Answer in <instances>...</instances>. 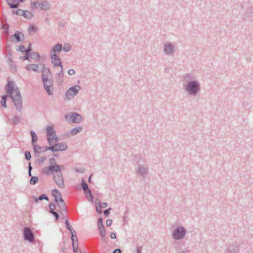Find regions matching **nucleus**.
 I'll list each match as a JSON object with an SVG mask.
<instances>
[{
  "label": "nucleus",
  "instance_id": "nucleus-32",
  "mask_svg": "<svg viewBox=\"0 0 253 253\" xmlns=\"http://www.w3.org/2000/svg\"><path fill=\"white\" fill-rule=\"evenodd\" d=\"M21 16H23L26 18L30 19L34 16V14L28 10H23Z\"/></svg>",
  "mask_w": 253,
  "mask_h": 253
},
{
  "label": "nucleus",
  "instance_id": "nucleus-52",
  "mask_svg": "<svg viewBox=\"0 0 253 253\" xmlns=\"http://www.w3.org/2000/svg\"><path fill=\"white\" fill-rule=\"evenodd\" d=\"M23 60H29L30 59V58H31L30 57V54H28V53H25V55L24 56H23V57H20Z\"/></svg>",
  "mask_w": 253,
  "mask_h": 253
},
{
  "label": "nucleus",
  "instance_id": "nucleus-23",
  "mask_svg": "<svg viewBox=\"0 0 253 253\" xmlns=\"http://www.w3.org/2000/svg\"><path fill=\"white\" fill-rule=\"evenodd\" d=\"M39 66L36 64H30L25 66V69L28 71H38Z\"/></svg>",
  "mask_w": 253,
  "mask_h": 253
},
{
  "label": "nucleus",
  "instance_id": "nucleus-16",
  "mask_svg": "<svg viewBox=\"0 0 253 253\" xmlns=\"http://www.w3.org/2000/svg\"><path fill=\"white\" fill-rule=\"evenodd\" d=\"M11 38H14L13 41H15L16 42H19L24 39V34L19 31H16L14 35L11 36Z\"/></svg>",
  "mask_w": 253,
  "mask_h": 253
},
{
  "label": "nucleus",
  "instance_id": "nucleus-49",
  "mask_svg": "<svg viewBox=\"0 0 253 253\" xmlns=\"http://www.w3.org/2000/svg\"><path fill=\"white\" fill-rule=\"evenodd\" d=\"M45 160L46 157L45 156H42L37 160V162L39 163V164H42Z\"/></svg>",
  "mask_w": 253,
  "mask_h": 253
},
{
  "label": "nucleus",
  "instance_id": "nucleus-1",
  "mask_svg": "<svg viewBox=\"0 0 253 253\" xmlns=\"http://www.w3.org/2000/svg\"><path fill=\"white\" fill-rule=\"evenodd\" d=\"M6 94L2 95L0 101L2 107L7 108L6 101L10 97L16 109L21 112L22 109V98L19 88L15 85V83L12 81H8L5 87Z\"/></svg>",
  "mask_w": 253,
  "mask_h": 253
},
{
  "label": "nucleus",
  "instance_id": "nucleus-63",
  "mask_svg": "<svg viewBox=\"0 0 253 253\" xmlns=\"http://www.w3.org/2000/svg\"><path fill=\"white\" fill-rule=\"evenodd\" d=\"M142 248L141 247H137L136 249V253H141Z\"/></svg>",
  "mask_w": 253,
  "mask_h": 253
},
{
  "label": "nucleus",
  "instance_id": "nucleus-9",
  "mask_svg": "<svg viewBox=\"0 0 253 253\" xmlns=\"http://www.w3.org/2000/svg\"><path fill=\"white\" fill-rule=\"evenodd\" d=\"M80 89H81V87L78 85L70 87L66 92V99H69L70 97L77 94Z\"/></svg>",
  "mask_w": 253,
  "mask_h": 253
},
{
  "label": "nucleus",
  "instance_id": "nucleus-11",
  "mask_svg": "<svg viewBox=\"0 0 253 253\" xmlns=\"http://www.w3.org/2000/svg\"><path fill=\"white\" fill-rule=\"evenodd\" d=\"M49 147V146H40L39 145H34L33 146V150L35 153V157H39L41 153H44L47 150H45V148Z\"/></svg>",
  "mask_w": 253,
  "mask_h": 253
},
{
  "label": "nucleus",
  "instance_id": "nucleus-33",
  "mask_svg": "<svg viewBox=\"0 0 253 253\" xmlns=\"http://www.w3.org/2000/svg\"><path fill=\"white\" fill-rule=\"evenodd\" d=\"M12 54L10 51H8L6 55V57L7 59V62H8L10 66H12V63H13V61L12 60Z\"/></svg>",
  "mask_w": 253,
  "mask_h": 253
},
{
  "label": "nucleus",
  "instance_id": "nucleus-7",
  "mask_svg": "<svg viewBox=\"0 0 253 253\" xmlns=\"http://www.w3.org/2000/svg\"><path fill=\"white\" fill-rule=\"evenodd\" d=\"M53 180L58 187L60 188H64L65 187V184L63 174L55 172L53 175Z\"/></svg>",
  "mask_w": 253,
  "mask_h": 253
},
{
  "label": "nucleus",
  "instance_id": "nucleus-25",
  "mask_svg": "<svg viewBox=\"0 0 253 253\" xmlns=\"http://www.w3.org/2000/svg\"><path fill=\"white\" fill-rule=\"evenodd\" d=\"M65 224L66 226L67 229L70 231L71 235L76 234L75 231L73 229L71 225L70 224V221L68 219H66L65 221Z\"/></svg>",
  "mask_w": 253,
  "mask_h": 253
},
{
  "label": "nucleus",
  "instance_id": "nucleus-48",
  "mask_svg": "<svg viewBox=\"0 0 253 253\" xmlns=\"http://www.w3.org/2000/svg\"><path fill=\"white\" fill-rule=\"evenodd\" d=\"M102 226H104V225L103 224V218L101 217H99L98 218V220H97V227H102Z\"/></svg>",
  "mask_w": 253,
  "mask_h": 253
},
{
  "label": "nucleus",
  "instance_id": "nucleus-56",
  "mask_svg": "<svg viewBox=\"0 0 253 253\" xmlns=\"http://www.w3.org/2000/svg\"><path fill=\"white\" fill-rule=\"evenodd\" d=\"M32 44L31 43L29 44L28 48L25 50V53H28V54H30V52L32 51V48H31Z\"/></svg>",
  "mask_w": 253,
  "mask_h": 253
},
{
  "label": "nucleus",
  "instance_id": "nucleus-30",
  "mask_svg": "<svg viewBox=\"0 0 253 253\" xmlns=\"http://www.w3.org/2000/svg\"><path fill=\"white\" fill-rule=\"evenodd\" d=\"M30 134L32 137L31 143L33 147L34 145H36L35 143L37 141L38 136L37 134L34 130H31Z\"/></svg>",
  "mask_w": 253,
  "mask_h": 253
},
{
  "label": "nucleus",
  "instance_id": "nucleus-55",
  "mask_svg": "<svg viewBox=\"0 0 253 253\" xmlns=\"http://www.w3.org/2000/svg\"><path fill=\"white\" fill-rule=\"evenodd\" d=\"M75 71L74 69H70L68 70V73L69 75L72 76L75 74Z\"/></svg>",
  "mask_w": 253,
  "mask_h": 253
},
{
  "label": "nucleus",
  "instance_id": "nucleus-45",
  "mask_svg": "<svg viewBox=\"0 0 253 253\" xmlns=\"http://www.w3.org/2000/svg\"><path fill=\"white\" fill-rule=\"evenodd\" d=\"M25 159L27 161H30L32 158L31 153L29 151H26L24 153Z\"/></svg>",
  "mask_w": 253,
  "mask_h": 253
},
{
  "label": "nucleus",
  "instance_id": "nucleus-17",
  "mask_svg": "<svg viewBox=\"0 0 253 253\" xmlns=\"http://www.w3.org/2000/svg\"><path fill=\"white\" fill-rule=\"evenodd\" d=\"M55 169L54 167H52V165L48 166V167L42 169L41 170V172L42 173L45 174L46 175H49L50 173H51L52 175H53L55 173Z\"/></svg>",
  "mask_w": 253,
  "mask_h": 253
},
{
  "label": "nucleus",
  "instance_id": "nucleus-12",
  "mask_svg": "<svg viewBox=\"0 0 253 253\" xmlns=\"http://www.w3.org/2000/svg\"><path fill=\"white\" fill-rule=\"evenodd\" d=\"M164 50L166 55L169 56L171 55L174 53V46L170 42L165 44L164 47Z\"/></svg>",
  "mask_w": 253,
  "mask_h": 253
},
{
  "label": "nucleus",
  "instance_id": "nucleus-19",
  "mask_svg": "<svg viewBox=\"0 0 253 253\" xmlns=\"http://www.w3.org/2000/svg\"><path fill=\"white\" fill-rule=\"evenodd\" d=\"M136 172L139 175L144 176L148 173V168L139 165Z\"/></svg>",
  "mask_w": 253,
  "mask_h": 253
},
{
  "label": "nucleus",
  "instance_id": "nucleus-21",
  "mask_svg": "<svg viewBox=\"0 0 253 253\" xmlns=\"http://www.w3.org/2000/svg\"><path fill=\"white\" fill-rule=\"evenodd\" d=\"M62 50V45L61 43H57L55 46H53L50 51V55L56 54V53L60 52Z\"/></svg>",
  "mask_w": 253,
  "mask_h": 253
},
{
  "label": "nucleus",
  "instance_id": "nucleus-35",
  "mask_svg": "<svg viewBox=\"0 0 253 253\" xmlns=\"http://www.w3.org/2000/svg\"><path fill=\"white\" fill-rule=\"evenodd\" d=\"M44 88L47 94L49 95H51L53 94V86H47V84H44Z\"/></svg>",
  "mask_w": 253,
  "mask_h": 253
},
{
  "label": "nucleus",
  "instance_id": "nucleus-20",
  "mask_svg": "<svg viewBox=\"0 0 253 253\" xmlns=\"http://www.w3.org/2000/svg\"><path fill=\"white\" fill-rule=\"evenodd\" d=\"M63 68H61L60 71L56 75L55 79L58 85L62 84L63 81Z\"/></svg>",
  "mask_w": 253,
  "mask_h": 253
},
{
  "label": "nucleus",
  "instance_id": "nucleus-37",
  "mask_svg": "<svg viewBox=\"0 0 253 253\" xmlns=\"http://www.w3.org/2000/svg\"><path fill=\"white\" fill-rule=\"evenodd\" d=\"M30 58L34 59L36 60H39L40 58V55L38 52H30Z\"/></svg>",
  "mask_w": 253,
  "mask_h": 253
},
{
  "label": "nucleus",
  "instance_id": "nucleus-58",
  "mask_svg": "<svg viewBox=\"0 0 253 253\" xmlns=\"http://www.w3.org/2000/svg\"><path fill=\"white\" fill-rule=\"evenodd\" d=\"M112 224V220L108 219L106 222V224L107 226H110Z\"/></svg>",
  "mask_w": 253,
  "mask_h": 253
},
{
  "label": "nucleus",
  "instance_id": "nucleus-27",
  "mask_svg": "<svg viewBox=\"0 0 253 253\" xmlns=\"http://www.w3.org/2000/svg\"><path fill=\"white\" fill-rule=\"evenodd\" d=\"M34 201L36 203H38L39 201H42L45 200L46 201H49L48 196L45 194H42L40 195L38 197H34Z\"/></svg>",
  "mask_w": 253,
  "mask_h": 253
},
{
  "label": "nucleus",
  "instance_id": "nucleus-6",
  "mask_svg": "<svg viewBox=\"0 0 253 253\" xmlns=\"http://www.w3.org/2000/svg\"><path fill=\"white\" fill-rule=\"evenodd\" d=\"M46 134L48 144L51 145L53 141V137H56V132L53 126H47L46 129Z\"/></svg>",
  "mask_w": 253,
  "mask_h": 253
},
{
  "label": "nucleus",
  "instance_id": "nucleus-3",
  "mask_svg": "<svg viewBox=\"0 0 253 253\" xmlns=\"http://www.w3.org/2000/svg\"><path fill=\"white\" fill-rule=\"evenodd\" d=\"M67 148V144L66 142H63L61 143H56L54 145L51 144V145H49V147L45 148V150H50L53 153H55L59 151H65Z\"/></svg>",
  "mask_w": 253,
  "mask_h": 253
},
{
  "label": "nucleus",
  "instance_id": "nucleus-42",
  "mask_svg": "<svg viewBox=\"0 0 253 253\" xmlns=\"http://www.w3.org/2000/svg\"><path fill=\"white\" fill-rule=\"evenodd\" d=\"M71 49V46L69 44H66L63 47L62 46V50L66 52L70 51Z\"/></svg>",
  "mask_w": 253,
  "mask_h": 253
},
{
  "label": "nucleus",
  "instance_id": "nucleus-13",
  "mask_svg": "<svg viewBox=\"0 0 253 253\" xmlns=\"http://www.w3.org/2000/svg\"><path fill=\"white\" fill-rule=\"evenodd\" d=\"M71 238L72 240V246L73 248V251L74 253H77L78 252L79 244L78 239L76 234L71 235Z\"/></svg>",
  "mask_w": 253,
  "mask_h": 253
},
{
  "label": "nucleus",
  "instance_id": "nucleus-51",
  "mask_svg": "<svg viewBox=\"0 0 253 253\" xmlns=\"http://www.w3.org/2000/svg\"><path fill=\"white\" fill-rule=\"evenodd\" d=\"M2 28L3 29V33L5 34H8L9 33V26L7 25L6 26H2Z\"/></svg>",
  "mask_w": 253,
  "mask_h": 253
},
{
  "label": "nucleus",
  "instance_id": "nucleus-38",
  "mask_svg": "<svg viewBox=\"0 0 253 253\" xmlns=\"http://www.w3.org/2000/svg\"><path fill=\"white\" fill-rule=\"evenodd\" d=\"M55 168V172L56 173L62 174L61 170L64 169V167L63 166H60L57 165V166L54 167Z\"/></svg>",
  "mask_w": 253,
  "mask_h": 253
},
{
  "label": "nucleus",
  "instance_id": "nucleus-8",
  "mask_svg": "<svg viewBox=\"0 0 253 253\" xmlns=\"http://www.w3.org/2000/svg\"><path fill=\"white\" fill-rule=\"evenodd\" d=\"M68 117L70 118L73 123H80L83 121L82 116L76 112H73L66 116L67 119H68Z\"/></svg>",
  "mask_w": 253,
  "mask_h": 253
},
{
  "label": "nucleus",
  "instance_id": "nucleus-22",
  "mask_svg": "<svg viewBox=\"0 0 253 253\" xmlns=\"http://www.w3.org/2000/svg\"><path fill=\"white\" fill-rule=\"evenodd\" d=\"M42 79L43 85L46 83L47 86H53L52 80L49 79L46 75H42Z\"/></svg>",
  "mask_w": 253,
  "mask_h": 253
},
{
  "label": "nucleus",
  "instance_id": "nucleus-36",
  "mask_svg": "<svg viewBox=\"0 0 253 253\" xmlns=\"http://www.w3.org/2000/svg\"><path fill=\"white\" fill-rule=\"evenodd\" d=\"M98 229L99 234H100L101 237L102 238V239H103V238H105V236L106 235V230H105V227H104V226L99 227H98Z\"/></svg>",
  "mask_w": 253,
  "mask_h": 253
},
{
  "label": "nucleus",
  "instance_id": "nucleus-43",
  "mask_svg": "<svg viewBox=\"0 0 253 253\" xmlns=\"http://www.w3.org/2000/svg\"><path fill=\"white\" fill-rule=\"evenodd\" d=\"M49 166L52 165V167H55L58 165L55 162V158L53 157L50 158L49 160Z\"/></svg>",
  "mask_w": 253,
  "mask_h": 253
},
{
  "label": "nucleus",
  "instance_id": "nucleus-54",
  "mask_svg": "<svg viewBox=\"0 0 253 253\" xmlns=\"http://www.w3.org/2000/svg\"><path fill=\"white\" fill-rule=\"evenodd\" d=\"M111 210H112V208H109V209L105 210L104 211V214L105 216H108L110 214V211Z\"/></svg>",
  "mask_w": 253,
  "mask_h": 253
},
{
  "label": "nucleus",
  "instance_id": "nucleus-29",
  "mask_svg": "<svg viewBox=\"0 0 253 253\" xmlns=\"http://www.w3.org/2000/svg\"><path fill=\"white\" fill-rule=\"evenodd\" d=\"M184 79L186 82V83H189V82H192L193 81H196L195 80L194 75L191 73L186 74L184 76Z\"/></svg>",
  "mask_w": 253,
  "mask_h": 253
},
{
  "label": "nucleus",
  "instance_id": "nucleus-2",
  "mask_svg": "<svg viewBox=\"0 0 253 253\" xmlns=\"http://www.w3.org/2000/svg\"><path fill=\"white\" fill-rule=\"evenodd\" d=\"M184 89L189 95L195 96L200 91L201 85L198 81H193L186 83Z\"/></svg>",
  "mask_w": 253,
  "mask_h": 253
},
{
  "label": "nucleus",
  "instance_id": "nucleus-31",
  "mask_svg": "<svg viewBox=\"0 0 253 253\" xmlns=\"http://www.w3.org/2000/svg\"><path fill=\"white\" fill-rule=\"evenodd\" d=\"M82 126H78L73 128L70 131V134L72 135H75L83 130Z\"/></svg>",
  "mask_w": 253,
  "mask_h": 253
},
{
  "label": "nucleus",
  "instance_id": "nucleus-14",
  "mask_svg": "<svg viewBox=\"0 0 253 253\" xmlns=\"http://www.w3.org/2000/svg\"><path fill=\"white\" fill-rule=\"evenodd\" d=\"M239 247L235 244L229 245L225 251V253H238Z\"/></svg>",
  "mask_w": 253,
  "mask_h": 253
},
{
  "label": "nucleus",
  "instance_id": "nucleus-50",
  "mask_svg": "<svg viewBox=\"0 0 253 253\" xmlns=\"http://www.w3.org/2000/svg\"><path fill=\"white\" fill-rule=\"evenodd\" d=\"M17 51L21 52H25L26 48L24 45H19L18 48L16 49Z\"/></svg>",
  "mask_w": 253,
  "mask_h": 253
},
{
  "label": "nucleus",
  "instance_id": "nucleus-44",
  "mask_svg": "<svg viewBox=\"0 0 253 253\" xmlns=\"http://www.w3.org/2000/svg\"><path fill=\"white\" fill-rule=\"evenodd\" d=\"M19 121H20L19 117L17 115H15V116H14L13 119H12V124L14 126H15Z\"/></svg>",
  "mask_w": 253,
  "mask_h": 253
},
{
  "label": "nucleus",
  "instance_id": "nucleus-46",
  "mask_svg": "<svg viewBox=\"0 0 253 253\" xmlns=\"http://www.w3.org/2000/svg\"><path fill=\"white\" fill-rule=\"evenodd\" d=\"M37 28L36 26H35L34 25H31L29 28H28V31L30 33V32H34V33H36L37 32Z\"/></svg>",
  "mask_w": 253,
  "mask_h": 253
},
{
  "label": "nucleus",
  "instance_id": "nucleus-5",
  "mask_svg": "<svg viewBox=\"0 0 253 253\" xmlns=\"http://www.w3.org/2000/svg\"><path fill=\"white\" fill-rule=\"evenodd\" d=\"M23 238L29 243H33L35 242V235L30 227H25L23 229Z\"/></svg>",
  "mask_w": 253,
  "mask_h": 253
},
{
  "label": "nucleus",
  "instance_id": "nucleus-15",
  "mask_svg": "<svg viewBox=\"0 0 253 253\" xmlns=\"http://www.w3.org/2000/svg\"><path fill=\"white\" fill-rule=\"evenodd\" d=\"M57 204L58 207L59 208L60 211H64L65 214L68 213V211L67 210V205L63 199L62 197H60V199H59V203Z\"/></svg>",
  "mask_w": 253,
  "mask_h": 253
},
{
  "label": "nucleus",
  "instance_id": "nucleus-57",
  "mask_svg": "<svg viewBox=\"0 0 253 253\" xmlns=\"http://www.w3.org/2000/svg\"><path fill=\"white\" fill-rule=\"evenodd\" d=\"M11 68V70L13 73L15 72L16 71V66L13 62V63H12V66H10Z\"/></svg>",
  "mask_w": 253,
  "mask_h": 253
},
{
  "label": "nucleus",
  "instance_id": "nucleus-26",
  "mask_svg": "<svg viewBox=\"0 0 253 253\" xmlns=\"http://www.w3.org/2000/svg\"><path fill=\"white\" fill-rule=\"evenodd\" d=\"M7 3L10 8L16 9L19 6L18 2L16 0H10Z\"/></svg>",
  "mask_w": 253,
  "mask_h": 253
},
{
  "label": "nucleus",
  "instance_id": "nucleus-39",
  "mask_svg": "<svg viewBox=\"0 0 253 253\" xmlns=\"http://www.w3.org/2000/svg\"><path fill=\"white\" fill-rule=\"evenodd\" d=\"M81 185L82 188L83 189L84 191H85V190H86V189H88V188H89L88 185L85 182L84 178L82 179Z\"/></svg>",
  "mask_w": 253,
  "mask_h": 253
},
{
  "label": "nucleus",
  "instance_id": "nucleus-18",
  "mask_svg": "<svg viewBox=\"0 0 253 253\" xmlns=\"http://www.w3.org/2000/svg\"><path fill=\"white\" fill-rule=\"evenodd\" d=\"M52 195L54 197V200L55 204L59 203V199L62 197L61 193L56 189H53L51 191Z\"/></svg>",
  "mask_w": 253,
  "mask_h": 253
},
{
  "label": "nucleus",
  "instance_id": "nucleus-64",
  "mask_svg": "<svg viewBox=\"0 0 253 253\" xmlns=\"http://www.w3.org/2000/svg\"><path fill=\"white\" fill-rule=\"evenodd\" d=\"M189 251L187 250L185 251H177V253H188Z\"/></svg>",
  "mask_w": 253,
  "mask_h": 253
},
{
  "label": "nucleus",
  "instance_id": "nucleus-4",
  "mask_svg": "<svg viewBox=\"0 0 253 253\" xmlns=\"http://www.w3.org/2000/svg\"><path fill=\"white\" fill-rule=\"evenodd\" d=\"M186 230L183 226L177 227L172 232V237L175 240H180L184 238Z\"/></svg>",
  "mask_w": 253,
  "mask_h": 253
},
{
  "label": "nucleus",
  "instance_id": "nucleus-47",
  "mask_svg": "<svg viewBox=\"0 0 253 253\" xmlns=\"http://www.w3.org/2000/svg\"><path fill=\"white\" fill-rule=\"evenodd\" d=\"M23 9H18L16 10H13L12 11V13L14 14H16L17 15H21L22 14Z\"/></svg>",
  "mask_w": 253,
  "mask_h": 253
},
{
  "label": "nucleus",
  "instance_id": "nucleus-62",
  "mask_svg": "<svg viewBox=\"0 0 253 253\" xmlns=\"http://www.w3.org/2000/svg\"><path fill=\"white\" fill-rule=\"evenodd\" d=\"M49 208V213H50L51 214H52L54 212H55V208Z\"/></svg>",
  "mask_w": 253,
  "mask_h": 253
},
{
  "label": "nucleus",
  "instance_id": "nucleus-59",
  "mask_svg": "<svg viewBox=\"0 0 253 253\" xmlns=\"http://www.w3.org/2000/svg\"><path fill=\"white\" fill-rule=\"evenodd\" d=\"M39 1H34V2H32V3H31V7H32V8H33V7H36V6H37V5H39Z\"/></svg>",
  "mask_w": 253,
  "mask_h": 253
},
{
  "label": "nucleus",
  "instance_id": "nucleus-61",
  "mask_svg": "<svg viewBox=\"0 0 253 253\" xmlns=\"http://www.w3.org/2000/svg\"><path fill=\"white\" fill-rule=\"evenodd\" d=\"M112 253H122L121 250L119 248L114 250Z\"/></svg>",
  "mask_w": 253,
  "mask_h": 253
},
{
  "label": "nucleus",
  "instance_id": "nucleus-53",
  "mask_svg": "<svg viewBox=\"0 0 253 253\" xmlns=\"http://www.w3.org/2000/svg\"><path fill=\"white\" fill-rule=\"evenodd\" d=\"M58 211H55L52 214L54 216V217L55 218V220L56 221H57L59 218V214L58 213Z\"/></svg>",
  "mask_w": 253,
  "mask_h": 253
},
{
  "label": "nucleus",
  "instance_id": "nucleus-41",
  "mask_svg": "<svg viewBox=\"0 0 253 253\" xmlns=\"http://www.w3.org/2000/svg\"><path fill=\"white\" fill-rule=\"evenodd\" d=\"M42 75H45V74H51L49 68L45 67L43 64L42 65Z\"/></svg>",
  "mask_w": 253,
  "mask_h": 253
},
{
  "label": "nucleus",
  "instance_id": "nucleus-34",
  "mask_svg": "<svg viewBox=\"0 0 253 253\" xmlns=\"http://www.w3.org/2000/svg\"><path fill=\"white\" fill-rule=\"evenodd\" d=\"M84 194L87 198H88V200L92 201L93 200V196L91 194V190L88 188V189H86L85 191H84Z\"/></svg>",
  "mask_w": 253,
  "mask_h": 253
},
{
  "label": "nucleus",
  "instance_id": "nucleus-60",
  "mask_svg": "<svg viewBox=\"0 0 253 253\" xmlns=\"http://www.w3.org/2000/svg\"><path fill=\"white\" fill-rule=\"evenodd\" d=\"M110 237L111 239H115L116 238V234L114 232H112L110 234Z\"/></svg>",
  "mask_w": 253,
  "mask_h": 253
},
{
  "label": "nucleus",
  "instance_id": "nucleus-40",
  "mask_svg": "<svg viewBox=\"0 0 253 253\" xmlns=\"http://www.w3.org/2000/svg\"><path fill=\"white\" fill-rule=\"evenodd\" d=\"M39 181V178L37 176H31L30 179V183L31 185H34Z\"/></svg>",
  "mask_w": 253,
  "mask_h": 253
},
{
  "label": "nucleus",
  "instance_id": "nucleus-24",
  "mask_svg": "<svg viewBox=\"0 0 253 253\" xmlns=\"http://www.w3.org/2000/svg\"><path fill=\"white\" fill-rule=\"evenodd\" d=\"M39 6L41 10H47L49 8L50 3L46 1H43L39 3Z\"/></svg>",
  "mask_w": 253,
  "mask_h": 253
},
{
  "label": "nucleus",
  "instance_id": "nucleus-28",
  "mask_svg": "<svg viewBox=\"0 0 253 253\" xmlns=\"http://www.w3.org/2000/svg\"><path fill=\"white\" fill-rule=\"evenodd\" d=\"M98 204V206L96 204V211L97 212L99 213H101L102 212V211L100 209L99 210V208H106L108 206L107 203H101L99 201Z\"/></svg>",
  "mask_w": 253,
  "mask_h": 253
},
{
  "label": "nucleus",
  "instance_id": "nucleus-10",
  "mask_svg": "<svg viewBox=\"0 0 253 253\" xmlns=\"http://www.w3.org/2000/svg\"><path fill=\"white\" fill-rule=\"evenodd\" d=\"M50 56L53 66H59L61 68H63V65L61 59L56 54L50 55Z\"/></svg>",
  "mask_w": 253,
  "mask_h": 253
}]
</instances>
